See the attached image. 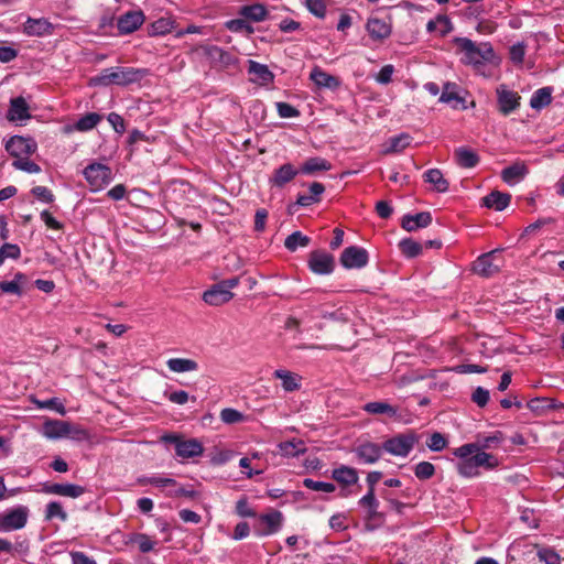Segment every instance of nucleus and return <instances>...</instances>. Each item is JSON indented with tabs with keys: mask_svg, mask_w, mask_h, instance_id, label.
<instances>
[{
	"mask_svg": "<svg viewBox=\"0 0 564 564\" xmlns=\"http://www.w3.org/2000/svg\"><path fill=\"white\" fill-rule=\"evenodd\" d=\"M496 93L499 110L505 116L511 113L520 106V96L518 93L507 89L505 85H500Z\"/></svg>",
	"mask_w": 564,
	"mask_h": 564,
	"instance_id": "obj_15",
	"label": "nucleus"
},
{
	"mask_svg": "<svg viewBox=\"0 0 564 564\" xmlns=\"http://www.w3.org/2000/svg\"><path fill=\"white\" fill-rule=\"evenodd\" d=\"M174 28V22L170 18H160L151 25V35H165Z\"/></svg>",
	"mask_w": 564,
	"mask_h": 564,
	"instance_id": "obj_44",
	"label": "nucleus"
},
{
	"mask_svg": "<svg viewBox=\"0 0 564 564\" xmlns=\"http://www.w3.org/2000/svg\"><path fill=\"white\" fill-rule=\"evenodd\" d=\"M401 252L408 258L417 257L422 252V246L413 239H403L399 242Z\"/></svg>",
	"mask_w": 564,
	"mask_h": 564,
	"instance_id": "obj_45",
	"label": "nucleus"
},
{
	"mask_svg": "<svg viewBox=\"0 0 564 564\" xmlns=\"http://www.w3.org/2000/svg\"><path fill=\"white\" fill-rule=\"evenodd\" d=\"M6 150L18 160L33 154L36 150V143L31 138L13 135L7 141Z\"/></svg>",
	"mask_w": 564,
	"mask_h": 564,
	"instance_id": "obj_11",
	"label": "nucleus"
},
{
	"mask_svg": "<svg viewBox=\"0 0 564 564\" xmlns=\"http://www.w3.org/2000/svg\"><path fill=\"white\" fill-rule=\"evenodd\" d=\"M536 555L545 564H561L562 562L561 556L551 547H539Z\"/></svg>",
	"mask_w": 564,
	"mask_h": 564,
	"instance_id": "obj_46",
	"label": "nucleus"
},
{
	"mask_svg": "<svg viewBox=\"0 0 564 564\" xmlns=\"http://www.w3.org/2000/svg\"><path fill=\"white\" fill-rule=\"evenodd\" d=\"M232 297L234 293L221 288L219 283L213 285L203 294V300L205 301V303L213 306H219L225 303H228Z\"/></svg>",
	"mask_w": 564,
	"mask_h": 564,
	"instance_id": "obj_18",
	"label": "nucleus"
},
{
	"mask_svg": "<svg viewBox=\"0 0 564 564\" xmlns=\"http://www.w3.org/2000/svg\"><path fill=\"white\" fill-rule=\"evenodd\" d=\"M525 55V46L517 43L510 47V59L516 64H522Z\"/></svg>",
	"mask_w": 564,
	"mask_h": 564,
	"instance_id": "obj_63",
	"label": "nucleus"
},
{
	"mask_svg": "<svg viewBox=\"0 0 564 564\" xmlns=\"http://www.w3.org/2000/svg\"><path fill=\"white\" fill-rule=\"evenodd\" d=\"M21 256V249L15 243H4L0 248V265L4 262L6 259H19Z\"/></svg>",
	"mask_w": 564,
	"mask_h": 564,
	"instance_id": "obj_48",
	"label": "nucleus"
},
{
	"mask_svg": "<svg viewBox=\"0 0 564 564\" xmlns=\"http://www.w3.org/2000/svg\"><path fill=\"white\" fill-rule=\"evenodd\" d=\"M227 28L232 32H249L253 31V28L245 19H235L227 22Z\"/></svg>",
	"mask_w": 564,
	"mask_h": 564,
	"instance_id": "obj_61",
	"label": "nucleus"
},
{
	"mask_svg": "<svg viewBox=\"0 0 564 564\" xmlns=\"http://www.w3.org/2000/svg\"><path fill=\"white\" fill-rule=\"evenodd\" d=\"M101 120V116L96 112H89L83 116L75 123V129L78 131H89L94 129Z\"/></svg>",
	"mask_w": 564,
	"mask_h": 564,
	"instance_id": "obj_41",
	"label": "nucleus"
},
{
	"mask_svg": "<svg viewBox=\"0 0 564 564\" xmlns=\"http://www.w3.org/2000/svg\"><path fill=\"white\" fill-rule=\"evenodd\" d=\"M426 445L433 452H441L442 449H444L447 446V440L445 438V436L442 433L434 432L430 436Z\"/></svg>",
	"mask_w": 564,
	"mask_h": 564,
	"instance_id": "obj_55",
	"label": "nucleus"
},
{
	"mask_svg": "<svg viewBox=\"0 0 564 564\" xmlns=\"http://www.w3.org/2000/svg\"><path fill=\"white\" fill-rule=\"evenodd\" d=\"M394 73V66L391 64L384 65L379 73L375 76L377 83L381 85H388L392 82V75Z\"/></svg>",
	"mask_w": 564,
	"mask_h": 564,
	"instance_id": "obj_57",
	"label": "nucleus"
},
{
	"mask_svg": "<svg viewBox=\"0 0 564 564\" xmlns=\"http://www.w3.org/2000/svg\"><path fill=\"white\" fill-rule=\"evenodd\" d=\"M414 474L416 478L421 480H426L434 476L435 467L430 462H421L415 466Z\"/></svg>",
	"mask_w": 564,
	"mask_h": 564,
	"instance_id": "obj_51",
	"label": "nucleus"
},
{
	"mask_svg": "<svg viewBox=\"0 0 564 564\" xmlns=\"http://www.w3.org/2000/svg\"><path fill=\"white\" fill-rule=\"evenodd\" d=\"M128 543L138 544L139 550L142 553H148L154 549L155 542L144 533H134L130 535Z\"/></svg>",
	"mask_w": 564,
	"mask_h": 564,
	"instance_id": "obj_43",
	"label": "nucleus"
},
{
	"mask_svg": "<svg viewBox=\"0 0 564 564\" xmlns=\"http://www.w3.org/2000/svg\"><path fill=\"white\" fill-rule=\"evenodd\" d=\"M528 174V167L524 163H513L512 165L506 167L501 172V178L509 185H513L524 178Z\"/></svg>",
	"mask_w": 564,
	"mask_h": 564,
	"instance_id": "obj_26",
	"label": "nucleus"
},
{
	"mask_svg": "<svg viewBox=\"0 0 564 564\" xmlns=\"http://www.w3.org/2000/svg\"><path fill=\"white\" fill-rule=\"evenodd\" d=\"M552 101V88L543 87L535 90L530 99V106L533 109H541Z\"/></svg>",
	"mask_w": 564,
	"mask_h": 564,
	"instance_id": "obj_38",
	"label": "nucleus"
},
{
	"mask_svg": "<svg viewBox=\"0 0 564 564\" xmlns=\"http://www.w3.org/2000/svg\"><path fill=\"white\" fill-rule=\"evenodd\" d=\"M310 78L318 88L335 90L340 86V80L337 77L326 73L319 66L313 67Z\"/></svg>",
	"mask_w": 564,
	"mask_h": 564,
	"instance_id": "obj_20",
	"label": "nucleus"
},
{
	"mask_svg": "<svg viewBox=\"0 0 564 564\" xmlns=\"http://www.w3.org/2000/svg\"><path fill=\"white\" fill-rule=\"evenodd\" d=\"M163 441L173 443L175 445L176 455L182 458H193L200 456L204 452V447L197 440H181L177 435H165Z\"/></svg>",
	"mask_w": 564,
	"mask_h": 564,
	"instance_id": "obj_8",
	"label": "nucleus"
},
{
	"mask_svg": "<svg viewBox=\"0 0 564 564\" xmlns=\"http://www.w3.org/2000/svg\"><path fill=\"white\" fill-rule=\"evenodd\" d=\"M459 458L457 463L458 474L471 478L479 475V468L494 469L498 466V459L484 451H479L478 444H464L454 451Z\"/></svg>",
	"mask_w": 564,
	"mask_h": 564,
	"instance_id": "obj_1",
	"label": "nucleus"
},
{
	"mask_svg": "<svg viewBox=\"0 0 564 564\" xmlns=\"http://www.w3.org/2000/svg\"><path fill=\"white\" fill-rule=\"evenodd\" d=\"M299 173L300 170H296L291 163H285L274 171L269 182L272 186L281 188L291 182Z\"/></svg>",
	"mask_w": 564,
	"mask_h": 564,
	"instance_id": "obj_21",
	"label": "nucleus"
},
{
	"mask_svg": "<svg viewBox=\"0 0 564 564\" xmlns=\"http://www.w3.org/2000/svg\"><path fill=\"white\" fill-rule=\"evenodd\" d=\"M306 8L311 13L318 18H323L326 13V7L323 0H305Z\"/></svg>",
	"mask_w": 564,
	"mask_h": 564,
	"instance_id": "obj_60",
	"label": "nucleus"
},
{
	"mask_svg": "<svg viewBox=\"0 0 564 564\" xmlns=\"http://www.w3.org/2000/svg\"><path fill=\"white\" fill-rule=\"evenodd\" d=\"M332 169V164L319 156L307 159L301 166L300 172L303 174L312 175L315 172L319 171H329Z\"/></svg>",
	"mask_w": 564,
	"mask_h": 564,
	"instance_id": "obj_35",
	"label": "nucleus"
},
{
	"mask_svg": "<svg viewBox=\"0 0 564 564\" xmlns=\"http://www.w3.org/2000/svg\"><path fill=\"white\" fill-rule=\"evenodd\" d=\"M273 376L282 381V387L286 392L297 391L301 388V377L294 372L284 369H278Z\"/></svg>",
	"mask_w": 564,
	"mask_h": 564,
	"instance_id": "obj_28",
	"label": "nucleus"
},
{
	"mask_svg": "<svg viewBox=\"0 0 564 564\" xmlns=\"http://www.w3.org/2000/svg\"><path fill=\"white\" fill-rule=\"evenodd\" d=\"M423 178L426 183L432 184L434 186V189L438 193H445L448 191L449 184L438 169L427 170L423 174Z\"/></svg>",
	"mask_w": 564,
	"mask_h": 564,
	"instance_id": "obj_34",
	"label": "nucleus"
},
{
	"mask_svg": "<svg viewBox=\"0 0 564 564\" xmlns=\"http://www.w3.org/2000/svg\"><path fill=\"white\" fill-rule=\"evenodd\" d=\"M308 267L316 274H329L334 270V257L325 251H313L310 254Z\"/></svg>",
	"mask_w": 564,
	"mask_h": 564,
	"instance_id": "obj_13",
	"label": "nucleus"
},
{
	"mask_svg": "<svg viewBox=\"0 0 564 564\" xmlns=\"http://www.w3.org/2000/svg\"><path fill=\"white\" fill-rule=\"evenodd\" d=\"M281 453L284 456L294 457L305 453L306 448L302 441H288L280 443Z\"/></svg>",
	"mask_w": 564,
	"mask_h": 564,
	"instance_id": "obj_39",
	"label": "nucleus"
},
{
	"mask_svg": "<svg viewBox=\"0 0 564 564\" xmlns=\"http://www.w3.org/2000/svg\"><path fill=\"white\" fill-rule=\"evenodd\" d=\"M456 85L452 83H446L444 85L443 93L440 97V101L445 104H452V102H462L463 98L458 96V94L455 91Z\"/></svg>",
	"mask_w": 564,
	"mask_h": 564,
	"instance_id": "obj_49",
	"label": "nucleus"
},
{
	"mask_svg": "<svg viewBox=\"0 0 564 564\" xmlns=\"http://www.w3.org/2000/svg\"><path fill=\"white\" fill-rule=\"evenodd\" d=\"M145 17L141 10L129 11L120 15L117 28L120 34H130L137 31L144 22Z\"/></svg>",
	"mask_w": 564,
	"mask_h": 564,
	"instance_id": "obj_14",
	"label": "nucleus"
},
{
	"mask_svg": "<svg viewBox=\"0 0 564 564\" xmlns=\"http://www.w3.org/2000/svg\"><path fill=\"white\" fill-rule=\"evenodd\" d=\"M167 368L172 372L183 373L198 370V364L194 359L188 358H170L166 361Z\"/></svg>",
	"mask_w": 564,
	"mask_h": 564,
	"instance_id": "obj_33",
	"label": "nucleus"
},
{
	"mask_svg": "<svg viewBox=\"0 0 564 564\" xmlns=\"http://www.w3.org/2000/svg\"><path fill=\"white\" fill-rule=\"evenodd\" d=\"M248 72H249V74H251L256 77L253 79L254 82H258L262 85L270 84L274 79V75L268 68L267 65L260 64L254 61H249Z\"/></svg>",
	"mask_w": 564,
	"mask_h": 564,
	"instance_id": "obj_31",
	"label": "nucleus"
},
{
	"mask_svg": "<svg viewBox=\"0 0 564 564\" xmlns=\"http://www.w3.org/2000/svg\"><path fill=\"white\" fill-rule=\"evenodd\" d=\"M29 518V509L19 506L0 513V532H11L25 527Z\"/></svg>",
	"mask_w": 564,
	"mask_h": 564,
	"instance_id": "obj_6",
	"label": "nucleus"
},
{
	"mask_svg": "<svg viewBox=\"0 0 564 564\" xmlns=\"http://www.w3.org/2000/svg\"><path fill=\"white\" fill-rule=\"evenodd\" d=\"M24 274L17 273L14 276V280L12 281H1L0 282V290L4 293H11V294H21V289L19 285V281L24 280Z\"/></svg>",
	"mask_w": 564,
	"mask_h": 564,
	"instance_id": "obj_52",
	"label": "nucleus"
},
{
	"mask_svg": "<svg viewBox=\"0 0 564 564\" xmlns=\"http://www.w3.org/2000/svg\"><path fill=\"white\" fill-rule=\"evenodd\" d=\"M511 200V195L499 191H492L482 198V205L487 208H491L501 212L508 207Z\"/></svg>",
	"mask_w": 564,
	"mask_h": 564,
	"instance_id": "obj_24",
	"label": "nucleus"
},
{
	"mask_svg": "<svg viewBox=\"0 0 564 564\" xmlns=\"http://www.w3.org/2000/svg\"><path fill=\"white\" fill-rule=\"evenodd\" d=\"M339 260L346 269H361L368 264L369 256L366 249L350 246L344 249Z\"/></svg>",
	"mask_w": 564,
	"mask_h": 564,
	"instance_id": "obj_10",
	"label": "nucleus"
},
{
	"mask_svg": "<svg viewBox=\"0 0 564 564\" xmlns=\"http://www.w3.org/2000/svg\"><path fill=\"white\" fill-rule=\"evenodd\" d=\"M455 42L464 53L463 61L466 64L480 65L491 62L495 57L494 48L489 43L476 45L467 37H457Z\"/></svg>",
	"mask_w": 564,
	"mask_h": 564,
	"instance_id": "obj_3",
	"label": "nucleus"
},
{
	"mask_svg": "<svg viewBox=\"0 0 564 564\" xmlns=\"http://www.w3.org/2000/svg\"><path fill=\"white\" fill-rule=\"evenodd\" d=\"M54 25L45 18H28L23 24V33L28 36H45L53 34Z\"/></svg>",
	"mask_w": 564,
	"mask_h": 564,
	"instance_id": "obj_17",
	"label": "nucleus"
},
{
	"mask_svg": "<svg viewBox=\"0 0 564 564\" xmlns=\"http://www.w3.org/2000/svg\"><path fill=\"white\" fill-rule=\"evenodd\" d=\"M84 175L94 192L101 189L112 177L111 170L101 163L88 165L84 170Z\"/></svg>",
	"mask_w": 564,
	"mask_h": 564,
	"instance_id": "obj_7",
	"label": "nucleus"
},
{
	"mask_svg": "<svg viewBox=\"0 0 564 564\" xmlns=\"http://www.w3.org/2000/svg\"><path fill=\"white\" fill-rule=\"evenodd\" d=\"M332 477L337 482L349 486L358 482V473L355 468L341 465L338 468L333 469Z\"/></svg>",
	"mask_w": 564,
	"mask_h": 564,
	"instance_id": "obj_30",
	"label": "nucleus"
},
{
	"mask_svg": "<svg viewBox=\"0 0 564 564\" xmlns=\"http://www.w3.org/2000/svg\"><path fill=\"white\" fill-rule=\"evenodd\" d=\"M44 491L46 494L58 495L63 497L78 498L85 494V488L74 484H54L47 486Z\"/></svg>",
	"mask_w": 564,
	"mask_h": 564,
	"instance_id": "obj_23",
	"label": "nucleus"
},
{
	"mask_svg": "<svg viewBox=\"0 0 564 564\" xmlns=\"http://www.w3.org/2000/svg\"><path fill=\"white\" fill-rule=\"evenodd\" d=\"M303 485L305 488L314 491L333 492L336 489L332 482L317 481L311 478H305Z\"/></svg>",
	"mask_w": 564,
	"mask_h": 564,
	"instance_id": "obj_50",
	"label": "nucleus"
},
{
	"mask_svg": "<svg viewBox=\"0 0 564 564\" xmlns=\"http://www.w3.org/2000/svg\"><path fill=\"white\" fill-rule=\"evenodd\" d=\"M68 422L47 420L43 424V435L50 440L64 438L67 435Z\"/></svg>",
	"mask_w": 564,
	"mask_h": 564,
	"instance_id": "obj_25",
	"label": "nucleus"
},
{
	"mask_svg": "<svg viewBox=\"0 0 564 564\" xmlns=\"http://www.w3.org/2000/svg\"><path fill=\"white\" fill-rule=\"evenodd\" d=\"M12 165L17 170H21L26 173H40L41 172L40 165H37L35 162L29 160L26 156L25 158L22 156L18 160H14Z\"/></svg>",
	"mask_w": 564,
	"mask_h": 564,
	"instance_id": "obj_54",
	"label": "nucleus"
},
{
	"mask_svg": "<svg viewBox=\"0 0 564 564\" xmlns=\"http://www.w3.org/2000/svg\"><path fill=\"white\" fill-rule=\"evenodd\" d=\"M432 223V216L429 212L417 213L415 215H405L402 218L401 226L406 231H415L419 228L427 227Z\"/></svg>",
	"mask_w": 564,
	"mask_h": 564,
	"instance_id": "obj_22",
	"label": "nucleus"
},
{
	"mask_svg": "<svg viewBox=\"0 0 564 564\" xmlns=\"http://www.w3.org/2000/svg\"><path fill=\"white\" fill-rule=\"evenodd\" d=\"M352 452L359 463L371 465L381 458L382 446L367 441L356 445Z\"/></svg>",
	"mask_w": 564,
	"mask_h": 564,
	"instance_id": "obj_12",
	"label": "nucleus"
},
{
	"mask_svg": "<svg viewBox=\"0 0 564 564\" xmlns=\"http://www.w3.org/2000/svg\"><path fill=\"white\" fill-rule=\"evenodd\" d=\"M283 522V514L279 510H272L269 513L261 514L258 523L254 524V534L258 536H267L276 533Z\"/></svg>",
	"mask_w": 564,
	"mask_h": 564,
	"instance_id": "obj_9",
	"label": "nucleus"
},
{
	"mask_svg": "<svg viewBox=\"0 0 564 564\" xmlns=\"http://www.w3.org/2000/svg\"><path fill=\"white\" fill-rule=\"evenodd\" d=\"M236 512L242 518L256 517V512L250 508L246 498H241L236 502Z\"/></svg>",
	"mask_w": 564,
	"mask_h": 564,
	"instance_id": "obj_64",
	"label": "nucleus"
},
{
	"mask_svg": "<svg viewBox=\"0 0 564 564\" xmlns=\"http://www.w3.org/2000/svg\"><path fill=\"white\" fill-rule=\"evenodd\" d=\"M66 437L74 441H85L89 438V433L87 430L83 429L78 424H73L68 422L67 435Z\"/></svg>",
	"mask_w": 564,
	"mask_h": 564,
	"instance_id": "obj_56",
	"label": "nucleus"
},
{
	"mask_svg": "<svg viewBox=\"0 0 564 564\" xmlns=\"http://www.w3.org/2000/svg\"><path fill=\"white\" fill-rule=\"evenodd\" d=\"M471 400L480 408H484L489 401V391L482 387L476 388L471 394Z\"/></svg>",
	"mask_w": 564,
	"mask_h": 564,
	"instance_id": "obj_62",
	"label": "nucleus"
},
{
	"mask_svg": "<svg viewBox=\"0 0 564 564\" xmlns=\"http://www.w3.org/2000/svg\"><path fill=\"white\" fill-rule=\"evenodd\" d=\"M358 503L367 509L368 519L372 520L381 517V513L378 511L379 501L376 498L375 491L368 490Z\"/></svg>",
	"mask_w": 564,
	"mask_h": 564,
	"instance_id": "obj_37",
	"label": "nucleus"
},
{
	"mask_svg": "<svg viewBox=\"0 0 564 564\" xmlns=\"http://www.w3.org/2000/svg\"><path fill=\"white\" fill-rule=\"evenodd\" d=\"M239 14L245 19L251 20L253 22H261L267 19L268 12L264 6L260 3H254L251 6L241 7L239 10Z\"/></svg>",
	"mask_w": 564,
	"mask_h": 564,
	"instance_id": "obj_36",
	"label": "nucleus"
},
{
	"mask_svg": "<svg viewBox=\"0 0 564 564\" xmlns=\"http://www.w3.org/2000/svg\"><path fill=\"white\" fill-rule=\"evenodd\" d=\"M220 420L226 424H236L245 421V415L232 408H226L220 411Z\"/></svg>",
	"mask_w": 564,
	"mask_h": 564,
	"instance_id": "obj_47",
	"label": "nucleus"
},
{
	"mask_svg": "<svg viewBox=\"0 0 564 564\" xmlns=\"http://www.w3.org/2000/svg\"><path fill=\"white\" fill-rule=\"evenodd\" d=\"M362 410L369 414L387 415L389 417L397 416L398 414V408L386 401L368 402L362 406Z\"/></svg>",
	"mask_w": 564,
	"mask_h": 564,
	"instance_id": "obj_29",
	"label": "nucleus"
},
{
	"mask_svg": "<svg viewBox=\"0 0 564 564\" xmlns=\"http://www.w3.org/2000/svg\"><path fill=\"white\" fill-rule=\"evenodd\" d=\"M45 518L51 520L53 518H58L63 522L67 520V513L64 511L62 505L56 501H52L46 506Z\"/></svg>",
	"mask_w": 564,
	"mask_h": 564,
	"instance_id": "obj_53",
	"label": "nucleus"
},
{
	"mask_svg": "<svg viewBox=\"0 0 564 564\" xmlns=\"http://www.w3.org/2000/svg\"><path fill=\"white\" fill-rule=\"evenodd\" d=\"M34 403L40 409H54L59 414H65V406L56 398H52L45 401L35 400Z\"/></svg>",
	"mask_w": 564,
	"mask_h": 564,
	"instance_id": "obj_59",
	"label": "nucleus"
},
{
	"mask_svg": "<svg viewBox=\"0 0 564 564\" xmlns=\"http://www.w3.org/2000/svg\"><path fill=\"white\" fill-rule=\"evenodd\" d=\"M419 442V436L413 432L397 434L382 443V451L398 456L406 457Z\"/></svg>",
	"mask_w": 564,
	"mask_h": 564,
	"instance_id": "obj_4",
	"label": "nucleus"
},
{
	"mask_svg": "<svg viewBox=\"0 0 564 564\" xmlns=\"http://www.w3.org/2000/svg\"><path fill=\"white\" fill-rule=\"evenodd\" d=\"M455 160L460 167L473 169L479 163V156L466 147L457 148L454 152Z\"/></svg>",
	"mask_w": 564,
	"mask_h": 564,
	"instance_id": "obj_27",
	"label": "nucleus"
},
{
	"mask_svg": "<svg viewBox=\"0 0 564 564\" xmlns=\"http://www.w3.org/2000/svg\"><path fill=\"white\" fill-rule=\"evenodd\" d=\"M310 243V238L301 231H294L289 235L284 241V246L289 251H295L299 247H306Z\"/></svg>",
	"mask_w": 564,
	"mask_h": 564,
	"instance_id": "obj_42",
	"label": "nucleus"
},
{
	"mask_svg": "<svg viewBox=\"0 0 564 564\" xmlns=\"http://www.w3.org/2000/svg\"><path fill=\"white\" fill-rule=\"evenodd\" d=\"M501 251L496 249L481 254L473 263V271L480 276L489 278L497 274L503 267Z\"/></svg>",
	"mask_w": 564,
	"mask_h": 564,
	"instance_id": "obj_5",
	"label": "nucleus"
},
{
	"mask_svg": "<svg viewBox=\"0 0 564 564\" xmlns=\"http://www.w3.org/2000/svg\"><path fill=\"white\" fill-rule=\"evenodd\" d=\"M366 30L373 41H383L390 36L392 26L389 20L370 17Z\"/></svg>",
	"mask_w": 564,
	"mask_h": 564,
	"instance_id": "obj_16",
	"label": "nucleus"
},
{
	"mask_svg": "<svg viewBox=\"0 0 564 564\" xmlns=\"http://www.w3.org/2000/svg\"><path fill=\"white\" fill-rule=\"evenodd\" d=\"M426 30L430 33H435L438 36H445L453 30L452 22L447 15H437L434 20H430L426 24Z\"/></svg>",
	"mask_w": 564,
	"mask_h": 564,
	"instance_id": "obj_32",
	"label": "nucleus"
},
{
	"mask_svg": "<svg viewBox=\"0 0 564 564\" xmlns=\"http://www.w3.org/2000/svg\"><path fill=\"white\" fill-rule=\"evenodd\" d=\"M410 141L411 137L406 133L393 137L389 140V147L384 150V153H400L410 145Z\"/></svg>",
	"mask_w": 564,
	"mask_h": 564,
	"instance_id": "obj_40",
	"label": "nucleus"
},
{
	"mask_svg": "<svg viewBox=\"0 0 564 564\" xmlns=\"http://www.w3.org/2000/svg\"><path fill=\"white\" fill-rule=\"evenodd\" d=\"M29 109V105L22 96L12 98L7 119L12 122L26 120L31 117Z\"/></svg>",
	"mask_w": 564,
	"mask_h": 564,
	"instance_id": "obj_19",
	"label": "nucleus"
},
{
	"mask_svg": "<svg viewBox=\"0 0 564 564\" xmlns=\"http://www.w3.org/2000/svg\"><path fill=\"white\" fill-rule=\"evenodd\" d=\"M276 110L281 118H296L300 116V111L288 102H278Z\"/></svg>",
	"mask_w": 564,
	"mask_h": 564,
	"instance_id": "obj_58",
	"label": "nucleus"
},
{
	"mask_svg": "<svg viewBox=\"0 0 564 564\" xmlns=\"http://www.w3.org/2000/svg\"><path fill=\"white\" fill-rule=\"evenodd\" d=\"M147 74L148 70L142 68L109 67L104 69L97 77L93 78V83L104 86H126L141 80Z\"/></svg>",
	"mask_w": 564,
	"mask_h": 564,
	"instance_id": "obj_2",
	"label": "nucleus"
}]
</instances>
